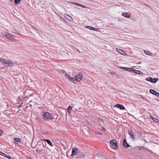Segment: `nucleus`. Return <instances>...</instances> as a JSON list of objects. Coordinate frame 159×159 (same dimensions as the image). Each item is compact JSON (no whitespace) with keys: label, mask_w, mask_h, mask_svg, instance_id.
<instances>
[{"label":"nucleus","mask_w":159,"mask_h":159,"mask_svg":"<svg viewBox=\"0 0 159 159\" xmlns=\"http://www.w3.org/2000/svg\"><path fill=\"white\" fill-rule=\"evenodd\" d=\"M111 147L114 150H116L118 148L117 142L115 139H112L110 141Z\"/></svg>","instance_id":"f257e3e1"},{"label":"nucleus","mask_w":159,"mask_h":159,"mask_svg":"<svg viewBox=\"0 0 159 159\" xmlns=\"http://www.w3.org/2000/svg\"><path fill=\"white\" fill-rule=\"evenodd\" d=\"M43 115L44 117V119L46 120L48 119L53 120L55 119L54 117L50 115V113L48 112H44Z\"/></svg>","instance_id":"f03ea898"},{"label":"nucleus","mask_w":159,"mask_h":159,"mask_svg":"<svg viewBox=\"0 0 159 159\" xmlns=\"http://www.w3.org/2000/svg\"><path fill=\"white\" fill-rule=\"evenodd\" d=\"M3 35L5 36L6 38L10 39V40L15 41V39L14 38L13 36L12 35H11L10 34L8 33L3 32L2 33Z\"/></svg>","instance_id":"7ed1b4c3"},{"label":"nucleus","mask_w":159,"mask_h":159,"mask_svg":"<svg viewBox=\"0 0 159 159\" xmlns=\"http://www.w3.org/2000/svg\"><path fill=\"white\" fill-rule=\"evenodd\" d=\"M75 77L76 80L79 81L83 78V75L81 73H79L77 75L75 76Z\"/></svg>","instance_id":"20e7f679"},{"label":"nucleus","mask_w":159,"mask_h":159,"mask_svg":"<svg viewBox=\"0 0 159 159\" xmlns=\"http://www.w3.org/2000/svg\"><path fill=\"white\" fill-rule=\"evenodd\" d=\"M146 80L148 81L151 82L155 83L158 80V79L157 78L153 79L152 78L150 77L149 78H146Z\"/></svg>","instance_id":"39448f33"},{"label":"nucleus","mask_w":159,"mask_h":159,"mask_svg":"<svg viewBox=\"0 0 159 159\" xmlns=\"http://www.w3.org/2000/svg\"><path fill=\"white\" fill-rule=\"evenodd\" d=\"M78 148H73L72 150V156H75L76 155L77 152Z\"/></svg>","instance_id":"423d86ee"},{"label":"nucleus","mask_w":159,"mask_h":159,"mask_svg":"<svg viewBox=\"0 0 159 159\" xmlns=\"http://www.w3.org/2000/svg\"><path fill=\"white\" fill-rule=\"evenodd\" d=\"M123 145L125 148H128L130 146V145L127 143L126 139H123Z\"/></svg>","instance_id":"0eeeda50"},{"label":"nucleus","mask_w":159,"mask_h":159,"mask_svg":"<svg viewBox=\"0 0 159 159\" xmlns=\"http://www.w3.org/2000/svg\"><path fill=\"white\" fill-rule=\"evenodd\" d=\"M122 16L126 18H129L131 16V14L129 12H123L122 14Z\"/></svg>","instance_id":"6e6552de"},{"label":"nucleus","mask_w":159,"mask_h":159,"mask_svg":"<svg viewBox=\"0 0 159 159\" xmlns=\"http://www.w3.org/2000/svg\"><path fill=\"white\" fill-rule=\"evenodd\" d=\"M129 134L130 135L131 138L132 139V140L134 141L135 139V136L134 135V133L132 131H129Z\"/></svg>","instance_id":"1a4fd4ad"},{"label":"nucleus","mask_w":159,"mask_h":159,"mask_svg":"<svg viewBox=\"0 0 159 159\" xmlns=\"http://www.w3.org/2000/svg\"><path fill=\"white\" fill-rule=\"evenodd\" d=\"M13 63L10 60L6 59L4 65L7 66Z\"/></svg>","instance_id":"9d476101"},{"label":"nucleus","mask_w":159,"mask_h":159,"mask_svg":"<svg viewBox=\"0 0 159 159\" xmlns=\"http://www.w3.org/2000/svg\"><path fill=\"white\" fill-rule=\"evenodd\" d=\"M35 99V98L33 96H30L29 98H28L27 99L28 101L31 102L34 101Z\"/></svg>","instance_id":"9b49d317"},{"label":"nucleus","mask_w":159,"mask_h":159,"mask_svg":"<svg viewBox=\"0 0 159 159\" xmlns=\"http://www.w3.org/2000/svg\"><path fill=\"white\" fill-rule=\"evenodd\" d=\"M116 50H117V51L120 54L122 55H125V52L122 50L120 49H118V48H117Z\"/></svg>","instance_id":"f8f14e48"},{"label":"nucleus","mask_w":159,"mask_h":159,"mask_svg":"<svg viewBox=\"0 0 159 159\" xmlns=\"http://www.w3.org/2000/svg\"><path fill=\"white\" fill-rule=\"evenodd\" d=\"M44 141L47 142L50 145L51 147L53 146V145L52 144V142L49 139H45Z\"/></svg>","instance_id":"ddd939ff"},{"label":"nucleus","mask_w":159,"mask_h":159,"mask_svg":"<svg viewBox=\"0 0 159 159\" xmlns=\"http://www.w3.org/2000/svg\"><path fill=\"white\" fill-rule=\"evenodd\" d=\"M149 116L152 119V120L155 122L159 123V120L153 117L152 116Z\"/></svg>","instance_id":"4468645a"},{"label":"nucleus","mask_w":159,"mask_h":159,"mask_svg":"<svg viewBox=\"0 0 159 159\" xmlns=\"http://www.w3.org/2000/svg\"><path fill=\"white\" fill-rule=\"evenodd\" d=\"M133 72L134 73H135L136 74H140V75L143 74V73L142 72H141L139 70H135L134 69V70Z\"/></svg>","instance_id":"2eb2a0df"},{"label":"nucleus","mask_w":159,"mask_h":159,"mask_svg":"<svg viewBox=\"0 0 159 159\" xmlns=\"http://www.w3.org/2000/svg\"><path fill=\"white\" fill-rule=\"evenodd\" d=\"M6 60V59H3L1 58H0V61L1 63L3 65H5Z\"/></svg>","instance_id":"dca6fc26"},{"label":"nucleus","mask_w":159,"mask_h":159,"mask_svg":"<svg viewBox=\"0 0 159 159\" xmlns=\"http://www.w3.org/2000/svg\"><path fill=\"white\" fill-rule=\"evenodd\" d=\"M64 17L69 20H70L72 19L70 16L67 15H64Z\"/></svg>","instance_id":"f3484780"},{"label":"nucleus","mask_w":159,"mask_h":159,"mask_svg":"<svg viewBox=\"0 0 159 159\" xmlns=\"http://www.w3.org/2000/svg\"><path fill=\"white\" fill-rule=\"evenodd\" d=\"M14 12L15 14L14 15L16 16H19L20 13L18 11H14Z\"/></svg>","instance_id":"a211bd4d"},{"label":"nucleus","mask_w":159,"mask_h":159,"mask_svg":"<svg viewBox=\"0 0 159 159\" xmlns=\"http://www.w3.org/2000/svg\"><path fill=\"white\" fill-rule=\"evenodd\" d=\"M72 110V107L70 106H69L67 107V111L69 113H70L71 111Z\"/></svg>","instance_id":"6ab92c4d"},{"label":"nucleus","mask_w":159,"mask_h":159,"mask_svg":"<svg viewBox=\"0 0 159 159\" xmlns=\"http://www.w3.org/2000/svg\"><path fill=\"white\" fill-rule=\"evenodd\" d=\"M98 121L100 123L101 125H103V120L100 118H99L98 119Z\"/></svg>","instance_id":"aec40b11"},{"label":"nucleus","mask_w":159,"mask_h":159,"mask_svg":"<svg viewBox=\"0 0 159 159\" xmlns=\"http://www.w3.org/2000/svg\"><path fill=\"white\" fill-rule=\"evenodd\" d=\"M14 140L16 142L20 143L21 141V139L19 138H16L14 139Z\"/></svg>","instance_id":"412c9836"},{"label":"nucleus","mask_w":159,"mask_h":159,"mask_svg":"<svg viewBox=\"0 0 159 159\" xmlns=\"http://www.w3.org/2000/svg\"><path fill=\"white\" fill-rule=\"evenodd\" d=\"M134 69L133 68H127V70H128L129 72H133Z\"/></svg>","instance_id":"4be33fe9"},{"label":"nucleus","mask_w":159,"mask_h":159,"mask_svg":"<svg viewBox=\"0 0 159 159\" xmlns=\"http://www.w3.org/2000/svg\"><path fill=\"white\" fill-rule=\"evenodd\" d=\"M150 92L151 93H152V94H153V95L155 93H156V91L152 89H151L150 90Z\"/></svg>","instance_id":"5701e85b"},{"label":"nucleus","mask_w":159,"mask_h":159,"mask_svg":"<svg viewBox=\"0 0 159 159\" xmlns=\"http://www.w3.org/2000/svg\"><path fill=\"white\" fill-rule=\"evenodd\" d=\"M119 108L121 110H123L125 109V107L122 105H121L120 107Z\"/></svg>","instance_id":"b1692460"},{"label":"nucleus","mask_w":159,"mask_h":159,"mask_svg":"<svg viewBox=\"0 0 159 159\" xmlns=\"http://www.w3.org/2000/svg\"><path fill=\"white\" fill-rule=\"evenodd\" d=\"M20 0H15L14 2L15 4H18L20 2Z\"/></svg>","instance_id":"393cba45"},{"label":"nucleus","mask_w":159,"mask_h":159,"mask_svg":"<svg viewBox=\"0 0 159 159\" xmlns=\"http://www.w3.org/2000/svg\"><path fill=\"white\" fill-rule=\"evenodd\" d=\"M69 79L70 80L72 81L73 82L75 80V79L73 77H71L70 76V77Z\"/></svg>","instance_id":"a878e982"},{"label":"nucleus","mask_w":159,"mask_h":159,"mask_svg":"<svg viewBox=\"0 0 159 159\" xmlns=\"http://www.w3.org/2000/svg\"><path fill=\"white\" fill-rule=\"evenodd\" d=\"M120 69L124 70H127V68L125 67H120Z\"/></svg>","instance_id":"bb28decb"},{"label":"nucleus","mask_w":159,"mask_h":159,"mask_svg":"<svg viewBox=\"0 0 159 159\" xmlns=\"http://www.w3.org/2000/svg\"><path fill=\"white\" fill-rule=\"evenodd\" d=\"M121 105L119 104H116V105L114 106V107H117L118 108H119L120 107V105Z\"/></svg>","instance_id":"cd10ccee"},{"label":"nucleus","mask_w":159,"mask_h":159,"mask_svg":"<svg viewBox=\"0 0 159 159\" xmlns=\"http://www.w3.org/2000/svg\"><path fill=\"white\" fill-rule=\"evenodd\" d=\"M59 71L60 73H63V74H65L66 73L65 71L64 70H61Z\"/></svg>","instance_id":"c85d7f7f"},{"label":"nucleus","mask_w":159,"mask_h":159,"mask_svg":"<svg viewBox=\"0 0 159 159\" xmlns=\"http://www.w3.org/2000/svg\"><path fill=\"white\" fill-rule=\"evenodd\" d=\"M146 52H145V53L147 54H148V55H150L151 54H152V53L150 52H148V51H146Z\"/></svg>","instance_id":"c756f323"},{"label":"nucleus","mask_w":159,"mask_h":159,"mask_svg":"<svg viewBox=\"0 0 159 159\" xmlns=\"http://www.w3.org/2000/svg\"><path fill=\"white\" fill-rule=\"evenodd\" d=\"M1 155H2V156H3L4 157H7V155L6 154L3 153L2 152V153H1Z\"/></svg>","instance_id":"7c9ffc66"},{"label":"nucleus","mask_w":159,"mask_h":159,"mask_svg":"<svg viewBox=\"0 0 159 159\" xmlns=\"http://www.w3.org/2000/svg\"><path fill=\"white\" fill-rule=\"evenodd\" d=\"M79 4V6L81 7H82L83 8H86V7L84 6L83 5L80 4Z\"/></svg>","instance_id":"2f4dec72"},{"label":"nucleus","mask_w":159,"mask_h":159,"mask_svg":"<svg viewBox=\"0 0 159 159\" xmlns=\"http://www.w3.org/2000/svg\"><path fill=\"white\" fill-rule=\"evenodd\" d=\"M79 4V6L81 7H82L83 8H86V7L84 6L83 5L80 4Z\"/></svg>","instance_id":"473e14b6"},{"label":"nucleus","mask_w":159,"mask_h":159,"mask_svg":"<svg viewBox=\"0 0 159 159\" xmlns=\"http://www.w3.org/2000/svg\"><path fill=\"white\" fill-rule=\"evenodd\" d=\"M88 27H90L91 28V30H95L96 28L94 27H92L91 26H88Z\"/></svg>","instance_id":"72a5a7b5"},{"label":"nucleus","mask_w":159,"mask_h":159,"mask_svg":"<svg viewBox=\"0 0 159 159\" xmlns=\"http://www.w3.org/2000/svg\"><path fill=\"white\" fill-rule=\"evenodd\" d=\"M154 95H156L157 97H159V93H158L157 92H156Z\"/></svg>","instance_id":"f704fd0d"},{"label":"nucleus","mask_w":159,"mask_h":159,"mask_svg":"<svg viewBox=\"0 0 159 159\" xmlns=\"http://www.w3.org/2000/svg\"><path fill=\"white\" fill-rule=\"evenodd\" d=\"M23 102H22V103H21V104H20V105L18 107L19 108H20L22 106V105H23Z\"/></svg>","instance_id":"c9c22d12"},{"label":"nucleus","mask_w":159,"mask_h":159,"mask_svg":"<svg viewBox=\"0 0 159 159\" xmlns=\"http://www.w3.org/2000/svg\"><path fill=\"white\" fill-rule=\"evenodd\" d=\"M102 130L104 132H105L106 131V129L104 127H102Z\"/></svg>","instance_id":"e433bc0d"},{"label":"nucleus","mask_w":159,"mask_h":159,"mask_svg":"<svg viewBox=\"0 0 159 159\" xmlns=\"http://www.w3.org/2000/svg\"><path fill=\"white\" fill-rule=\"evenodd\" d=\"M7 157L9 159H14L12 157H11L10 156H7Z\"/></svg>","instance_id":"4c0bfd02"},{"label":"nucleus","mask_w":159,"mask_h":159,"mask_svg":"<svg viewBox=\"0 0 159 159\" xmlns=\"http://www.w3.org/2000/svg\"><path fill=\"white\" fill-rule=\"evenodd\" d=\"M65 76L68 79H69L70 77L67 74H66Z\"/></svg>","instance_id":"58836bf2"},{"label":"nucleus","mask_w":159,"mask_h":159,"mask_svg":"<svg viewBox=\"0 0 159 159\" xmlns=\"http://www.w3.org/2000/svg\"><path fill=\"white\" fill-rule=\"evenodd\" d=\"M59 16L60 17V18L61 19V20L64 22L65 20L64 19L61 17L59 15Z\"/></svg>","instance_id":"ea45409f"},{"label":"nucleus","mask_w":159,"mask_h":159,"mask_svg":"<svg viewBox=\"0 0 159 159\" xmlns=\"http://www.w3.org/2000/svg\"><path fill=\"white\" fill-rule=\"evenodd\" d=\"M21 98L22 97H20V96H19L18 98V102H19V101L20 100V99H21Z\"/></svg>","instance_id":"a19ab883"},{"label":"nucleus","mask_w":159,"mask_h":159,"mask_svg":"<svg viewBox=\"0 0 159 159\" xmlns=\"http://www.w3.org/2000/svg\"><path fill=\"white\" fill-rule=\"evenodd\" d=\"M82 131L83 132V133H84L85 135H86L87 134V132H84V131H83V129H82Z\"/></svg>","instance_id":"79ce46f5"},{"label":"nucleus","mask_w":159,"mask_h":159,"mask_svg":"<svg viewBox=\"0 0 159 159\" xmlns=\"http://www.w3.org/2000/svg\"><path fill=\"white\" fill-rule=\"evenodd\" d=\"M144 148L143 147H140L139 148V149L140 150H142V149H143Z\"/></svg>","instance_id":"37998d69"},{"label":"nucleus","mask_w":159,"mask_h":159,"mask_svg":"<svg viewBox=\"0 0 159 159\" xmlns=\"http://www.w3.org/2000/svg\"><path fill=\"white\" fill-rule=\"evenodd\" d=\"M2 133V130H0V135H1Z\"/></svg>","instance_id":"c03bdc74"},{"label":"nucleus","mask_w":159,"mask_h":159,"mask_svg":"<svg viewBox=\"0 0 159 159\" xmlns=\"http://www.w3.org/2000/svg\"><path fill=\"white\" fill-rule=\"evenodd\" d=\"M74 4H76V5H77V6H79V4H79L78 3H75H75H74Z\"/></svg>","instance_id":"a18cd8bd"},{"label":"nucleus","mask_w":159,"mask_h":159,"mask_svg":"<svg viewBox=\"0 0 159 159\" xmlns=\"http://www.w3.org/2000/svg\"><path fill=\"white\" fill-rule=\"evenodd\" d=\"M97 134H102L101 133H97Z\"/></svg>","instance_id":"49530a36"},{"label":"nucleus","mask_w":159,"mask_h":159,"mask_svg":"<svg viewBox=\"0 0 159 159\" xmlns=\"http://www.w3.org/2000/svg\"><path fill=\"white\" fill-rule=\"evenodd\" d=\"M1 153H2V152L0 151V155H1Z\"/></svg>","instance_id":"de8ad7c7"},{"label":"nucleus","mask_w":159,"mask_h":159,"mask_svg":"<svg viewBox=\"0 0 159 159\" xmlns=\"http://www.w3.org/2000/svg\"><path fill=\"white\" fill-rule=\"evenodd\" d=\"M33 28L34 29H36V28L34 27H33Z\"/></svg>","instance_id":"09e8293b"},{"label":"nucleus","mask_w":159,"mask_h":159,"mask_svg":"<svg viewBox=\"0 0 159 159\" xmlns=\"http://www.w3.org/2000/svg\"><path fill=\"white\" fill-rule=\"evenodd\" d=\"M88 28H89V29H90V30L91 29V28H90V27H88Z\"/></svg>","instance_id":"8fccbe9b"},{"label":"nucleus","mask_w":159,"mask_h":159,"mask_svg":"<svg viewBox=\"0 0 159 159\" xmlns=\"http://www.w3.org/2000/svg\"><path fill=\"white\" fill-rule=\"evenodd\" d=\"M39 151L38 149H37L36 150L37 152H38Z\"/></svg>","instance_id":"3c124183"},{"label":"nucleus","mask_w":159,"mask_h":159,"mask_svg":"<svg viewBox=\"0 0 159 159\" xmlns=\"http://www.w3.org/2000/svg\"><path fill=\"white\" fill-rule=\"evenodd\" d=\"M39 151L38 149H37L36 150L37 152H38Z\"/></svg>","instance_id":"603ef678"},{"label":"nucleus","mask_w":159,"mask_h":159,"mask_svg":"<svg viewBox=\"0 0 159 159\" xmlns=\"http://www.w3.org/2000/svg\"><path fill=\"white\" fill-rule=\"evenodd\" d=\"M30 159H32V158H30Z\"/></svg>","instance_id":"864d4df0"}]
</instances>
